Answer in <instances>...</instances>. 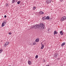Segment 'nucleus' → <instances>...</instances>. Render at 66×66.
I'll return each instance as SVG.
<instances>
[{"mask_svg": "<svg viewBox=\"0 0 66 66\" xmlns=\"http://www.w3.org/2000/svg\"><path fill=\"white\" fill-rule=\"evenodd\" d=\"M44 27H45V26L43 24H40V25H32V26L31 28L35 29H42L43 28H44Z\"/></svg>", "mask_w": 66, "mask_h": 66, "instance_id": "obj_1", "label": "nucleus"}, {"mask_svg": "<svg viewBox=\"0 0 66 66\" xmlns=\"http://www.w3.org/2000/svg\"><path fill=\"white\" fill-rule=\"evenodd\" d=\"M66 19V16H63L61 19V21H63L64 20H65Z\"/></svg>", "mask_w": 66, "mask_h": 66, "instance_id": "obj_2", "label": "nucleus"}, {"mask_svg": "<svg viewBox=\"0 0 66 66\" xmlns=\"http://www.w3.org/2000/svg\"><path fill=\"white\" fill-rule=\"evenodd\" d=\"M51 2V0H47L46 1V3L47 4H49Z\"/></svg>", "mask_w": 66, "mask_h": 66, "instance_id": "obj_3", "label": "nucleus"}, {"mask_svg": "<svg viewBox=\"0 0 66 66\" xmlns=\"http://www.w3.org/2000/svg\"><path fill=\"white\" fill-rule=\"evenodd\" d=\"M44 48V45H43V44H42V47H41V49H43Z\"/></svg>", "mask_w": 66, "mask_h": 66, "instance_id": "obj_4", "label": "nucleus"}, {"mask_svg": "<svg viewBox=\"0 0 66 66\" xmlns=\"http://www.w3.org/2000/svg\"><path fill=\"white\" fill-rule=\"evenodd\" d=\"M39 13L41 15L44 14V12L41 11H40V12H39Z\"/></svg>", "mask_w": 66, "mask_h": 66, "instance_id": "obj_5", "label": "nucleus"}, {"mask_svg": "<svg viewBox=\"0 0 66 66\" xmlns=\"http://www.w3.org/2000/svg\"><path fill=\"white\" fill-rule=\"evenodd\" d=\"M39 39L38 38H37L36 40V42H37V43H38L39 42Z\"/></svg>", "mask_w": 66, "mask_h": 66, "instance_id": "obj_6", "label": "nucleus"}, {"mask_svg": "<svg viewBox=\"0 0 66 66\" xmlns=\"http://www.w3.org/2000/svg\"><path fill=\"white\" fill-rule=\"evenodd\" d=\"M5 24H4V21L2 23V27H4Z\"/></svg>", "mask_w": 66, "mask_h": 66, "instance_id": "obj_7", "label": "nucleus"}, {"mask_svg": "<svg viewBox=\"0 0 66 66\" xmlns=\"http://www.w3.org/2000/svg\"><path fill=\"white\" fill-rule=\"evenodd\" d=\"M60 33L61 35H63V31H60Z\"/></svg>", "mask_w": 66, "mask_h": 66, "instance_id": "obj_8", "label": "nucleus"}, {"mask_svg": "<svg viewBox=\"0 0 66 66\" xmlns=\"http://www.w3.org/2000/svg\"><path fill=\"white\" fill-rule=\"evenodd\" d=\"M65 45V42H64L62 44L61 46L63 47V46H64Z\"/></svg>", "mask_w": 66, "mask_h": 66, "instance_id": "obj_9", "label": "nucleus"}, {"mask_svg": "<svg viewBox=\"0 0 66 66\" xmlns=\"http://www.w3.org/2000/svg\"><path fill=\"white\" fill-rule=\"evenodd\" d=\"M28 63L29 65H31V62L30 61H28Z\"/></svg>", "mask_w": 66, "mask_h": 66, "instance_id": "obj_10", "label": "nucleus"}, {"mask_svg": "<svg viewBox=\"0 0 66 66\" xmlns=\"http://www.w3.org/2000/svg\"><path fill=\"white\" fill-rule=\"evenodd\" d=\"M53 56L55 57H56V56H57V54H54Z\"/></svg>", "mask_w": 66, "mask_h": 66, "instance_id": "obj_11", "label": "nucleus"}, {"mask_svg": "<svg viewBox=\"0 0 66 66\" xmlns=\"http://www.w3.org/2000/svg\"><path fill=\"white\" fill-rule=\"evenodd\" d=\"M45 18H45V19H47V20H48V19H49V18H50L48 16H47L46 17H45Z\"/></svg>", "mask_w": 66, "mask_h": 66, "instance_id": "obj_12", "label": "nucleus"}, {"mask_svg": "<svg viewBox=\"0 0 66 66\" xmlns=\"http://www.w3.org/2000/svg\"><path fill=\"white\" fill-rule=\"evenodd\" d=\"M54 34H57V32H56V31H54Z\"/></svg>", "mask_w": 66, "mask_h": 66, "instance_id": "obj_13", "label": "nucleus"}, {"mask_svg": "<svg viewBox=\"0 0 66 66\" xmlns=\"http://www.w3.org/2000/svg\"><path fill=\"white\" fill-rule=\"evenodd\" d=\"M46 17L45 16L44 17H43L42 18V19H43L44 20H45V19H46Z\"/></svg>", "mask_w": 66, "mask_h": 66, "instance_id": "obj_14", "label": "nucleus"}, {"mask_svg": "<svg viewBox=\"0 0 66 66\" xmlns=\"http://www.w3.org/2000/svg\"><path fill=\"white\" fill-rule=\"evenodd\" d=\"M5 44L7 45H8L9 44V42H7L5 43Z\"/></svg>", "mask_w": 66, "mask_h": 66, "instance_id": "obj_15", "label": "nucleus"}, {"mask_svg": "<svg viewBox=\"0 0 66 66\" xmlns=\"http://www.w3.org/2000/svg\"><path fill=\"white\" fill-rule=\"evenodd\" d=\"M20 3V1H19L17 2V4H19Z\"/></svg>", "mask_w": 66, "mask_h": 66, "instance_id": "obj_16", "label": "nucleus"}, {"mask_svg": "<svg viewBox=\"0 0 66 66\" xmlns=\"http://www.w3.org/2000/svg\"><path fill=\"white\" fill-rule=\"evenodd\" d=\"M36 44V42H34L33 43V45H34Z\"/></svg>", "mask_w": 66, "mask_h": 66, "instance_id": "obj_17", "label": "nucleus"}, {"mask_svg": "<svg viewBox=\"0 0 66 66\" xmlns=\"http://www.w3.org/2000/svg\"><path fill=\"white\" fill-rule=\"evenodd\" d=\"M35 57L36 59H37L38 58V55H37L36 56H35Z\"/></svg>", "mask_w": 66, "mask_h": 66, "instance_id": "obj_18", "label": "nucleus"}, {"mask_svg": "<svg viewBox=\"0 0 66 66\" xmlns=\"http://www.w3.org/2000/svg\"><path fill=\"white\" fill-rule=\"evenodd\" d=\"M33 8V10H35V9H36V7H34Z\"/></svg>", "mask_w": 66, "mask_h": 66, "instance_id": "obj_19", "label": "nucleus"}, {"mask_svg": "<svg viewBox=\"0 0 66 66\" xmlns=\"http://www.w3.org/2000/svg\"><path fill=\"white\" fill-rule=\"evenodd\" d=\"M6 6H9V4H7L6 5Z\"/></svg>", "mask_w": 66, "mask_h": 66, "instance_id": "obj_20", "label": "nucleus"}, {"mask_svg": "<svg viewBox=\"0 0 66 66\" xmlns=\"http://www.w3.org/2000/svg\"><path fill=\"white\" fill-rule=\"evenodd\" d=\"M2 52V50H0V53H1Z\"/></svg>", "mask_w": 66, "mask_h": 66, "instance_id": "obj_21", "label": "nucleus"}, {"mask_svg": "<svg viewBox=\"0 0 66 66\" xmlns=\"http://www.w3.org/2000/svg\"><path fill=\"white\" fill-rule=\"evenodd\" d=\"M12 3H14L15 2V1H14V0H12Z\"/></svg>", "mask_w": 66, "mask_h": 66, "instance_id": "obj_22", "label": "nucleus"}, {"mask_svg": "<svg viewBox=\"0 0 66 66\" xmlns=\"http://www.w3.org/2000/svg\"><path fill=\"white\" fill-rule=\"evenodd\" d=\"M12 34V33L11 32L10 33H9V35H11V34Z\"/></svg>", "mask_w": 66, "mask_h": 66, "instance_id": "obj_23", "label": "nucleus"}, {"mask_svg": "<svg viewBox=\"0 0 66 66\" xmlns=\"http://www.w3.org/2000/svg\"><path fill=\"white\" fill-rule=\"evenodd\" d=\"M7 45V44H5L4 45V47H6V46Z\"/></svg>", "mask_w": 66, "mask_h": 66, "instance_id": "obj_24", "label": "nucleus"}, {"mask_svg": "<svg viewBox=\"0 0 66 66\" xmlns=\"http://www.w3.org/2000/svg\"><path fill=\"white\" fill-rule=\"evenodd\" d=\"M6 15H5L4 16V18H6Z\"/></svg>", "mask_w": 66, "mask_h": 66, "instance_id": "obj_25", "label": "nucleus"}, {"mask_svg": "<svg viewBox=\"0 0 66 66\" xmlns=\"http://www.w3.org/2000/svg\"><path fill=\"white\" fill-rule=\"evenodd\" d=\"M49 30H50V29H48V31H49Z\"/></svg>", "mask_w": 66, "mask_h": 66, "instance_id": "obj_26", "label": "nucleus"}, {"mask_svg": "<svg viewBox=\"0 0 66 66\" xmlns=\"http://www.w3.org/2000/svg\"><path fill=\"white\" fill-rule=\"evenodd\" d=\"M5 24H6V23L5 22H4Z\"/></svg>", "mask_w": 66, "mask_h": 66, "instance_id": "obj_27", "label": "nucleus"}, {"mask_svg": "<svg viewBox=\"0 0 66 66\" xmlns=\"http://www.w3.org/2000/svg\"><path fill=\"white\" fill-rule=\"evenodd\" d=\"M45 60H44V62H45Z\"/></svg>", "mask_w": 66, "mask_h": 66, "instance_id": "obj_28", "label": "nucleus"}]
</instances>
